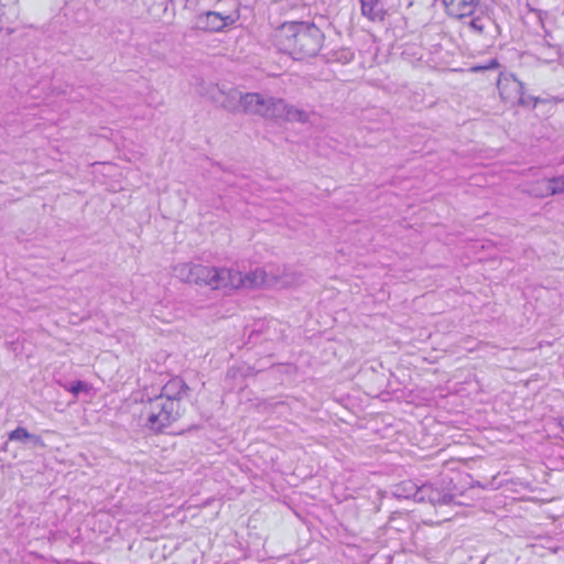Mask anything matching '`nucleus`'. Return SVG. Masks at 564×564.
<instances>
[{"label":"nucleus","mask_w":564,"mask_h":564,"mask_svg":"<svg viewBox=\"0 0 564 564\" xmlns=\"http://www.w3.org/2000/svg\"><path fill=\"white\" fill-rule=\"evenodd\" d=\"M276 46L294 59L314 57L323 46L324 34L314 24L306 22L284 23L275 35Z\"/></svg>","instance_id":"1"},{"label":"nucleus","mask_w":564,"mask_h":564,"mask_svg":"<svg viewBox=\"0 0 564 564\" xmlns=\"http://www.w3.org/2000/svg\"><path fill=\"white\" fill-rule=\"evenodd\" d=\"M241 111L246 115L260 116L265 119H283L306 122L308 115L288 105L281 98L264 96L259 93H247L241 100Z\"/></svg>","instance_id":"2"},{"label":"nucleus","mask_w":564,"mask_h":564,"mask_svg":"<svg viewBox=\"0 0 564 564\" xmlns=\"http://www.w3.org/2000/svg\"><path fill=\"white\" fill-rule=\"evenodd\" d=\"M184 411V405L156 395L143 404L141 419L145 427L159 433L176 422Z\"/></svg>","instance_id":"3"},{"label":"nucleus","mask_w":564,"mask_h":564,"mask_svg":"<svg viewBox=\"0 0 564 564\" xmlns=\"http://www.w3.org/2000/svg\"><path fill=\"white\" fill-rule=\"evenodd\" d=\"M443 3L451 17L457 19L471 17L468 25L478 34L498 29L495 20L482 11L481 0H443Z\"/></svg>","instance_id":"4"},{"label":"nucleus","mask_w":564,"mask_h":564,"mask_svg":"<svg viewBox=\"0 0 564 564\" xmlns=\"http://www.w3.org/2000/svg\"><path fill=\"white\" fill-rule=\"evenodd\" d=\"M230 280L229 268L195 264L193 284L209 286L212 290L228 289Z\"/></svg>","instance_id":"5"},{"label":"nucleus","mask_w":564,"mask_h":564,"mask_svg":"<svg viewBox=\"0 0 564 564\" xmlns=\"http://www.w3.org/2000/svg\"><path fill=\"white\" fill-rule=\"evenodd\" d=\"M230 269V280L228 281V289H256L265 283V272L262 269H256L245 275L241 272Z\"/></svg>","instance_id":"6"},{"label":"nucleus","mask_w":564,"mask_h":564,"mask_svg":"<svg viewBox=\"0 0 564 564\" xmlns=\"http://www.w3.org/2000/svg\"><path fill=\"white\" fill-rule=\"evenodd\" d=\"M528 193L538 198H545L564 193V176L542 178L529 184Z\"/></svg>","instance_id":"7"},{"label":"nucleus","mask_w":564,"mask_h":564,"mask_svg":"<svg viewBox=\"0 0 564 564\" xmlns=\"http://www.w3.org/2000/svg\"><path fill=\"white\" fill-rule=\"evenodd\" d=\"M500 96L511 104L522 106H529L533 100L531 96L525 95L523 83L514 77L506 80V84L500 89Z\"/></svg>","instance_id":"8"},{"label":"nucleus","mask_w":564,"mask_h":564,"mask_svg":"<svg viewBox=\"0 0 564 564\" xmlns=\"http://www.w3.org/2000/svg\"><path fill=\"white\" fill-rule=\"evenodd\" d=\"M229 22H231L229 15L207 11L196 18L194 28L205 32H219L223 31Z\"/></svg>","instance_id":"9"},{"label":"nucleus","mask_w":564,"mask_h":564,"mask_svg":"<svg viewBox=\"0 0 564 564\" xmlns=\"http://www.w3.org/2000/svg\"><path fill=\"white\" fill-rule=\"evenodd\" d=\"M454 499L455 496L452 492L434 487L432 484H423L420 486L419 502L445 506L453 503Z\"/></svg>","instance_id":"10"},{"label":"nucleus","mask_w":564,"mask_h":564,"mask_svg":"<svg viewBox=\"0 0 564 564\" xmlns=\"http://www.w3.org/2000/svg\"><path fill=\"white\" fill-rule=\"evenodd\" d=\"M188 391L189 388L186 382L180 377H174L162 387L159 397L183 405V400L187 395Z\"/></svg>","instance_id":"11"},{"label":"nucleus","mask_w":564,"mask_h":564,"mask_svg":"<svg viewBox=\"0 0 564 564\" xmlns=\"http://www.w3.org/2000/svg\"><path fill=\"white\" fill-rule=\"evenodd\" d=\"M217 94L218 96H214V100L218 102L221 108L229 112L241 111V100L245 94L235 88L228 91L218 89Z\"/></svg>","instance_id":"12"},{"label":"nucleus","mask_w":564,"mask_h":564,"mask_svg":"<svg viewBox=\"0 0 564 564\" xmlns=\"http://www.w3.org/2000/svg\"><path fill=\"white\" fill-rule=\"evenodd\" d=\"M361 14L372 22H381L386 10L381 0H360Z\"/></svg>","instance_id":"13"},{"label":"nucleus","mask_w":564,"mask_h":564,"mask_svg":"<svg viewBox=\"0 0 564 564\" xmlns=\"http://www.w3.org/2000/svg\"><path fill=\"white\" fill-rule=\"evenodd\" d=\"M420 486L412 480H405L397 484L392 489L393 497L398 499H412L419 502Z\"/></svg>","instance_id":"14"},{"label":"nucleus","mask_w":564,"mask_h":564,"mask_svg":"<svg viewBox=\"0 0 564 564\" xmlns=\"http://www.w3.org/2000/svg\"><path fill=\"white\" fill-rule=\"evenodd\" d=\"M9 440L15 441V442H22V443L31 442L34 446H39V447L44 446V442L41 438V436L29 433L26 431V429H24L22 426H19L15 430H13L9 434Z\"/></svg>","instance_id":"15"},{"label":"nucleus","mask_w":564,"mask_h":564,"mask_svg":"<svg viewBox=\"0 0 564 564\" xmlns=\"http://www.w3.org/2000/svg\"><path fill=\"white\" fill-rule=\"evenodd\" d=\"M194 270V263H178L173 267V274L175 278L180 279L183 282L193 283Z\"/></svg>","instance_id":"16"},{"label":"nucleus","mask_w":564,"mask_h":564,"mask_svg":"<svg viewBox=\"0 0 564 564\" xmlns=\"http://www.w3.org/2000/svg\"><path fill=\"white\" fill-rule=\"evenodd\" d=\"M66 390L72 392L74 395H77L80 391L87 390V383L77 380L69 384V387H65Z\"/></svg>","instance_id":"17"},{"label":"nucleus","mask_w":564,"mask_h":564,"mask_svg":"<svg viewBox=\"0 0 564 564\" xmlns=\"http://www.w3.org/2000/svg\"><path fill=\"white\" fill-rule=\"evenodd\" d=\"M355 57L354 52L350 50H341L337 53V59L344 64L349 63Z\"/></svg>","instance_id":"18"},{"label":"nucleus","mask_w":564,"mask_h":564,"mask_svg":"<svg viewBox=\"0 0 564 564\" xmlns=\"http://www.w3.org/2000/svg\"><path fill=\"white\" fill-rule=\"evenodd\" d=\"M499 67V63L497 59H491L487 65L484 66H476L473 69L474 70H486V69H494Z\"/></svg>","instance_id":"19"},{"label":"nucleus","mask_w":564,"mask_h":564,"mask_svg":"<svg viewBox=\"0 0 564 564\" xmlns=\"http://www.w3.org/2000/svg\"><path fill=\"white\" fill-rule=\"evenodd\" d=\"M561 425H562V427L564 429V422H563V423H561Z\"/></svg>","instance_id":"20"}]
</instances>
